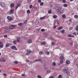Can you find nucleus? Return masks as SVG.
Segmentation results:
<instances>
[{
	"mask_svg": "<svg viewBox=\"0 0 78 78\" xmlns=\"http://www.w3.org/2000/svg\"><path fill=\"white\" fill-rule=\"evenodd\" d=\"M66 73L68 75L70 76V75H71V74L70 73V72L69 71H68L66 72Z\"/></svg>",
	"mask_w": 78,
	"mask_h": 78,
	"instance_id": "9",
	"label": "nucleus"
},
{
	"mask_svg": "<svg viewBox=\"0 0 78 78\" xmlns=\"http://www.w3.org/2000/svg\"><path fill=\"white\" fill-rule=\"evenodd\" d=\"M51 44L52 45H55V42H51Z\"/></svg>",
	"mask_w": 78,
	"mask_h": 78,
	"instance_id": "45",
	"label": "nucleus"
},
{
	"mask_svg": "<svg viewBox=\"0 0 78 78\" xmlns=\"http://www.w3.org/2000/svg\"><path fill=\"white\" fill-rule=\"evenodd\" d=\"M13 63L14 64H18V62L17 61H14Z\"/></svg>",
	"mask_w": 78,
	"mask_h": 78,
	"instance_id": "35",
	"label": "nucleus"
},
{
	"mask_svg": "<svg viewBox=\"0 0 78 78\" xmlns=\"http://www.w3.org/2000/svg\"><path fill=\"white\" fill-rule=\"evenodd\" d=\"M74 18L75 19H78V15H76L74 16Z\"/></svg>",
	"mask_w": 78,
	"mask_h": 78,
	"instance_id": "27",
	"label": "nucleus"
},
{
	"mask_svg": "<svg viewBox=\"0 0 78 78\" xmlns=\"http://www.w3.org/2000/svg\"><path fill=\"white\" fill-rule=\"evenodd\" d=\"M26 61V62H29V60L28 59H27Z\"/></svg>",
	"mask_w": 78,
	"mask_h": 78,
	"instance_id": "54",
	"label": "nucleus"
},
{
	"mask_svg": "<svg viewBox=\"0 0 78 78\" xmlns=\"http://www.w3.org/2000/svg\"><path fill=\"white\" fill-rule=\"evenodd\" d=\"M13 12H14V10L11 9L10 10L9 14H13Z\"/></svg>",
	"mask_w": 78,
	"mask_h": 78,
	"instance_id": "10",
	"label": "nucleus"
},
{
	"mask_svg": "<svg viewBox=\"0 0 78 78\" xmlns=\"http://www.w3.org/2000/svg\"><path fill=\"white\" fill-rule=\"evenodd\" d=\"M5 3L3 2H0V5L1 6V7L2 8H4L5 7Z\"/></svg>",
	"mask_w": 78,
	"mask_h": 78,
	"instance_id": "5",
	"label": "nucleus"
},
{
	"mask_svg": "<svg viewBox=\"0 0 78 78\" xmlns=\"http://www.w3.org/2000/svg\"><path fill=\"white\" fill-rule=\"evenodd\" d=\"M50 72V70H48L47 71V73H49Z\"/></svg>",
	"mask_w": 78,
	"mask_h": 78,
	"instance_id": "39",
	"label": "nucleus"
},
{
	"mask_svg": "<svg viewBox=\"0 0 78 78\" xmlns=\"http://www.w3.org/2000/svg\"><path fill=\"white\" fill-rule=\"evenodd\" d=\"M63 28V27H60L58 28V30H62Z\"/></svg>",
	"mask_w": 78,
	"mask_h": 78,
	"instance_id": "18",
	"label": "nucleus"
},
{
	"mask_svg": "<svg viewBox=\"0 0 78 78\" xmlns=\"http://www.w3.org/2000/svg\"><path fill=\"white\" fill-rule=\"evenodd\" d=\"M40 6H43L44 5V2H41L40 3Z\"/></svg>",
	"mask_w": 78,
	"mask_h": 78,
	"instance_id": "30",
	"label": "nucleus"
},
{
	"mask_svg": "<svg viewBox=\"0 0 78 78\" xmlns=\"http://www.w3.org/2000/svg\"><path fill=\"white\" fill-rule=\"evenodd\" d=\"M66 64H70V61H69L67 60L66 61Z\"/></svg>",
	"mask_w": 78,
	"mask_h": 78,
	"instance_id": "24",
	"label": "nucleus"
},
{
	"mask_svg": "<svg viewBox=\"0 0 78 78\" xmlns=\"http://www.w3.org/2000/svg\"><path fill=\"white\" fill-rule=\"evenodd\" d=\"M0 47L1 48H3V45L2 44V43L1 41H0Z\"/></svg>",
	"mask_w": 78,
	"mask_h": 78,
	"instance_id": "11",
	"label": "nucleus"
},
{
	"mask_svg": "<svg viewBox=\"0 0 78 78\" xmlns=\"http://www.w3.org/2000/svg\"><path fill=\"white\" fill-rule=\"evenodd\" d=\"M52 11H51V10H49L48 11V14H51Z\"/></svg>",
	"mask_w": 78,
	"mask_h": 78,
	"instance_id": "15",
	"label": "nucleus"
},
{
	"mask_svg": "<svg viewBox=\"0 0 78 78\" xmlns=\"http://www.w3.org/2000/svg\"><path fill=\"white\" fill-rule=\"evenodd\" d=\"M27 52H28V53H30V52H31V51L29 49H27Z\"/></svg>",
	"mask_w": 78,
	"mask_h": 78,
	"instance_id": "36",
	"label": "nucleus"
},
{
	"mask_svg": "<svg viewBox=\"0 0 78 78\" xmlns=\"http://www.w3.org/2000/svg\"><path fill=\"white\" fill-rule=\"evenodd\" d=\"M35 23L36 24V25H39V22L38 20H36L35 22Z\"/></svg>",
	"mask_w": 78,
	"mask_h": 78,
	"instance_id": "12",
	"label": "nucleus"
},
{
	"mask_svg": "<svg viewBox=\"0 0 78 78\" xmlns=\"http://www.w3.org/2000/svg\"><path fill=\"white\" fill-rule=\"evenodd\" d=\"M69 44L70 45H73V43L71 42L69 43Z\"/></svg>",
	"mask_w": 78,
	"mask_h": 78,
	"instance_id": "50",
	"label": "nucleus"
},
{
	"mask_svg": "<svg viewBox=\"0 0 78 78\" xmlns=\"http://www.w3.org/2000/svg\"><path fill=\"white\" fill-rule=\"evenodd\" d=\"M29 7L30 8H33V5H30V6Z\"/></svg>",
	"mask_w": 78,
	"mask_h": 78,
	"instance_id": "44",
	"label": "nucleus"
},
{
	"mask_svg": "<svg viewBox=\"0 0 78 78\" xmlns=\"http://www.w3.org/2000/svg\"><path fill=\"white\" fill-rule=\"evenodd\" d=\"M41 59H36L35 60V62H38V61H41Z\"/></svg>",
	"mask_w": 78,
	"mask_h": 78,
	"instance_id": "26",
	"label": "nucleus"
},
{
	"mask_svg": "<svg viewBox=\"0 0 78 78\" xmlns=\"http://www.w3.org/2000/svg\"><path fill=\"white\" fill-rule=\"evenodd\" d=\"M27 43L28 44H31V43H32V40L31 39H29L27 42Z\"/></svg>",
	"mask_w": 78,
	"mask_h": 78,
	"instance_id": "8",
	"label": "nucleus"
},
{
	"mask_svg": "<svg viewBox=\"0 0 78 78\" xmlns=\"http://www.w3.org/2000/svg\"><path fill=\"white\" fill-rule=\"evenodd\" d=\"M56 28V26H54V29H55V28Z\"/></svg>",
	"mask_w": 78,
	"mask_h": 78,
	"instance_id": "55",
	"label": "nucleus"
},
{
	"mask_svg": "<svg viewBox=\"0 0 78 78\" xmlns=\"http://www.w3.org/2000/svg\"><path fill=\"white\" fill-rule=\"evenodd\" d=\"M69 21L70 22H72V20H71V19L69 20Z\"/></svg>",
	"mask_w": 78,
	"mask_h": 78,
	"instance_id": "57",
	"label": "nucleus"
},
{
	"mask_svg": "<svg viewBox=\"0 0 78 78\" xmlns=\"http://www.w3.org/2000/svg\"><path fill=\"white\" fill-rule=\"evenodd\" d=\"M3 75L4 76H6V74L5 73H3Z\"/></svg>",
	"mask_w": 78,
	"mask_h": 78,
	"instance_id": "52",
	"label": "nucleus"
},
{
	"mask_svg": "<svg viewBox=\"0 0 78 78\" xmlns=\"http://www.w3.org/2000/svg\"><path fill=\"white\" fill-rule=\"evenodd\" d=\"M27 13L30 14V10H28L27 11Z\"/></svg>",
	"mask_w": 78,
	"mask_h": 78,
	"instance_id": "41",
	"label": "nucleus"
},
{
	"mask_svg": "<svg viewBox=\"0 0 78 78\" xmlns=\"http://www.w3.org/2000/svg\"><path fill=\"white\" fill-rule=\"evenodd\" d=\"M37 31H39V29H37Z\"/></svg>",
	"mask_w": 78,
	"mask_h": 78,
	"instance_id": "60",
	"label": "nucleus"
},
{
	"mask_svg": "<svg viewBox=\"0 0 78 78\" xmlns=\"http://www.w3.org/2000/svg\"><path fill=\"white\" fill-rule=\"evenodd\" d=\"M64 7H67V4H64Z\"/></svg>",
	"mask_w": 78,
	"mask_h": 78,
	"instance_id": "40",
	"label": "nucleus"
},
{
	"mask_svg": "<svg viewBox=\"0 0 78 78\" xmlns=\"http://www.w3.org/2000/svg\"><path fill=\"white\" fill-rule=\"evenodd\" d=\"M20 6V4H18L17 5V6H16V9H17V8H18V7H19V6Z\"/></svg>",
	"mask_w": 78,
	"mask_h": 78,
	"instance_id": "34",
	"label": "nucleus"
},
{
	"mask_svg": "<svg viewBox=\"0 0 78 78\" xmlns=\"http://www.w3.org/2000/svg\"><path fill=\"white\" fill-rule=\"evenodd\" d=\"M41 44L43 45H45L46 44V42H41Z\"/></svg>",
	"mask_w": 78,
	"mask_h": 78,
	"instance_id": "17",
	"label": "nucleus"
},
{
	"mask_svg": "<svg viewBox=\"0 0 78 78\" xmlns=\"http://www.w3.org/2000/svg\"><path fill=\"white\" fill-rule=\"evenodd\" d=\"M74 0H70L71 2H72V1H73Z\"/></svg>",
	"mask_w": 78,
	"mask_h": 78,
	"instance_id": "64",
	"label": "nucleus"
},
{
	"mask_svg": "<svg viewBox=\"0 0 78 78\" xmlns=\"http://www.w3.org/2000/svg\"><path fill=\"white\" fill-rule=\"evenodd\" d=\"M12 50H17V49H16V47L14 46H12Z\"/></svg>",
	"mask_w": 78,
	"mask_h": 78,
	"instance_id": "7",
	"label": "nucleus"
},
{
	"mask_svg": "<svg viewBox=\"0 0 78 78\" xmlns=\"http://www.w3.org/2000/svg\"><path fill=\"white\" fill-rule=\"evenodd\" d=\"M34 9H37V7H34Z\"/></svg>",
	"mask_w": 78,
	"mask_h": 78,
	"instance_id": "56",
	"label": "nucleus"
},
{
	"mask_svg": "<svg viewBox=\"0 0 78 78\" xmlns=\"http://www.w3.org/2000/svg\"><path fill=\"white\" fill-rule=\"evenodd\" d=\"M7 18L8 20H9V21H11V20H12V18H11V17L10 16H7Z\"/></svg>",
	"mask_w": 78,
	"mask_h": 78,
	"instance_id": "6",
	"label": "nucleus"
},
{
	"mask_svg": "<svg viewBox=\"0 0 78 78\" xmlns=\"http://www.w3.org/2000/svg\"><path fill=\"white\" fill-rule=\"evenodd\" d=\"M30 55V53L29 52H27V53H26V55Z\"/></svg>",
	"mask_w": 78,
	"mask_h": 78,
	"instance_id": "47",
	"label": "nucleus"
},
{
	"mask_svg": "<svg viewBox=\"0 0 78 78\" xmlns=\"http://www.w3.org/2000/svg\"><path fill=\"white\" fill-rule=\"evenodd\" d=\"M22 76H25V74H23L21 75Z\"/></svg>",
	"mask_w": 78,
	"mask_h": 78,
	"instance_id": "48",
	"label": "nucleus"
},
{
	"mask_svg": "<svg viewBox=\"0 0 78 78\" xmlns=\"http://www.w3.org/2000/svg\"><path fill=\"white\" fill-rule=\"evenodd\" d=\"M63 62H64V61H63V60H62L60 61V64H63Z\"/></svg>",
	"mask_w": 78,
	"mask_h": 78,
	"instance_id": "37",
	"label": "nucleus"
},
{
	"mask_svg": "<svg viewBox=\"0 0 78 78\" xmlns=\"http://www.w3.org/2000/svg\"><path fill=\"white\" fill-rule=\"evenodd\" d=\"M17 26L16 25H12L9 26L10 28H15V27H16Z\"/></svg>",
	"mask_w": 78,
	"mask_h": 78,
	"instance_id": "4",
	"label": "nucleus"
},
{
	"mask_svg": "<svg viewBox=\"0 0 78 78\" xmlns=\"http://www.w3.org/2000/svg\"><path fill=\"white\" fill-rule=\"evenodd\" d=\"M68 36L69 37H74V36L72 35H68Z\"/></svg>",
	"mask_w": 78,
	"mask_h": 78,
	"instance_id": "21",
	"label": "nucleus"
},
{
	"mask_svg": "<svg viewBox=\"0 0 78 78\" xmlns=\"http://www.w3.org/2000/svg\"><path fill=\"white\" fill-rule=\"evenodd\" d=\"M57 16L56 15H54L53 16V18L54 19H56L57 18Z\"/></svg>",
	"mask_w": 78,
	"mask_h": 78,
	"instance_id": "23",
	"label": "nucleus"
},
{
	"mask_svg": "<svg viewBox=\"0 0 78 78\" xmlns=\"http://www.w3.org/2000/svg\"><path fill=\"white\" fill-rule=\"evenodd\" d=\"M45 54L46 55H50V52L48 51H46L45 52Z\"/></svg>",
	"mask_w": 78,
	"mask_h": 78,
	"instance_id": "13",
	"label": "nucleus"
},
{
	"mask_svg": "<svg viewBox=\"0 0 78 78\" xmlns=\"http://www.w3.org/2000/svg\"><path fill=\"white\" fill-rule=\"evenodd\" d=\"M0 61L2 62H5L6 61V60L4 58H1L0 59Z\"/></svg>",
	"mask_w": 78,
	"mask_h": 78,
	"instance_id": "3",
	"label": "nucleus"
},
{
	"mask_svg": "<svg viewBox=\"0 0 78 78\" xmlns=\"http://www.w3.org/2000/svg\"><path fill=\"white\" fill-rule=\"evenodd\" d=\"M45 17H46V16H44L43 17H41L40 19L41 20H43L44 19H45Z\"/></svg>",
	"mask_w": 78,
	"mask_h": 78,
	"instance_id": "19",
	"label": "nucleus"
},
{
	"mask_svg": "<svg viewBox=\"0 0 78 78\" xmlns=\"http://www.w3.org/2000/svg\"><path fill=\"white\" fill-rule=\"evenodd\" d=\"M72 34H73V35L76 36V33L75 32L72 33Z\"/></svg>",
	"mask_w": 78,
	"mask_h": 78,
	"instance_id": "31",
	"label": "nucleus"
},
{
	"mask_svg": "<svg viewBox=\"0 0 78 78\" xmlns=\"http://www.w3.org/2000/svg\"><path fill=\"white\" fill-rule=\"evenodd\" d=\"M13 44H16L17 43V41H16L15 40L13 41Z\"/></svg>",
	"mask_w": 78,
	"mask_h": 78,
	"instance_id": "32",
	"label": "nucleus"
},
{
	"mask_svg": "<svg viewBox=\"0 0 78 78\" xmlns=\"http://www.w3.org/2000/svg\"><path fill=\"white\" fill-rule=\"evenodd\" d=\"M56 63L55 62H53L52 63V66H55L56 65Z\"/></svg>",
	"mask_w": 78,
	"mask_h": 78,
	"instance_id": "28",
	"label": "nucleus"
},
{
	"mask_svg": "<svg viewBox=\"0 0 78 78\" xmlns=\"http://www.w3.org/2000/svg\"><path fill=\"white\" fill-rule=\"evenodd\" d=\"M14 6V5L13 3H11L10 4V7L11 8H13V7Z\"/></svg>",
	"mask_w": 78,
	"mask_h": 78,
	"instance_id": "16",
	"label": "nucleus"
},
{
	"mask_svg": "<svg viewBox=\"0 0 78 78\" xmlns=\"http://www.w3.org/2000/svg\"><path fill=\"white\" fill-rule=\"evenodd\" d=\"M61 33L62 34H64V33H65V30H64V29L62 30L61 31Z\"/></svg>",
	"mask_w": 78,
	"mask_h": 78,
	"instance_id": "14",
	"label": "nucleus"
},
{
	"mask_svg": "<svg viewBox=\"0 0 78 78\" xmlns=\"http://www.w3.org/2000/svg\"><path fill=\"white\" fill-rule=\"evenodd\" d=\"M55 8L56 10V11L58 12V14H59L62 13L64 10V8H62L59 5H56Z\"/></svg>",
	"mask_w": 78,
	"mask_h": 78,
	"instance_id": "1",
	"label": "nucleus"
},
{
	"mask_svg": "<svg viewBox=\"0 0 78 78\" xmlns=\"http://www.w3.org/2000/svg\"><path fill=\"white\" fill-rule=\"evenodd\" d=\"M6 47H9V45L6 44Z\"/></svg>",
	"mask_w": 78,
	"mask_h": 78,
	"instance_id": "53",
	"label": "nucleus"
},
{
	"mask_svg": "<svg viewBox=\"0 0 78 78\" xmlns=\"http://www.w3.org/2000/svg\"><path fill=\"white\" fill-rule=\"evenodd\" d=\"M62 2L63 3H66V0H62Z\"/></svg>",
	"mask_w": 78,
	"mask_h": 78,
	"instance_id": "49",
	"label": "nucleus"
},
{
	"mask_svg": "<svg viewBox=\"0 0 78 78\" xmlns=\"http://www.w3.org/2000/svg\"><path fill=\"white\" fill-rule=\"evenodd\" d=\"M69 70V67H66L64 68V69L62 70V71L63 72H67Z\"/></svg>",
	"mask_w": 78,
	"mask_h": 78,
	"instance_id": "2",
	"label": "nucleus"
},
{
	"mask_svg": "<svg viewBox=\"0 0 78 78\" xmlns=\"http://www.w3.org/2000/svg\"><path fill=\"white\" fill-rule=\"evenodd\" d=\"M4 37H5V38L7 37V35H5L4 36Z\"/></svg>",
	"mask_w": 78,
	"mask_h": 78,
	"instance_id": "51",
	"label": "nucleus"
},
{
	"mask_svg": "<svg viewBox=\"0 0 78 78\" xmlns=\"http://www.w3.org/2000/svg\"><path fill=\"white\" fill-rule=\"evenodd\" d=\"M66 15L63 14L62 15V18H63V19H65V18H66Z\"/></svg>",
	"mask_w": 78,
	"mask_h": 78,
	"instance_id": "22",
	"label": "nucleus"
},
{
	"mask_svg": "<svg viewBox=\"0 0 78 78\" xmlns=\"http://www.w3.org/2000/svg\"><path fill=\"white\" fill-rule=\"evenodd\" d=\"M8 31V29H6L5 30V31Z\"/></svg>",
	"mask_w": 78,
	"mask_h": 78,
	"instance_id": "58",
	"label": "nucleus"
},
{
	"mask_svg": "<svg viewBox=\"0 0 78 78\" xmlns=\"http://www.w3.org/2000/svg\"><path fill=\"white\" fill-rule=\"evenodd\" d=\"M69 30H72V28L70 27L69 29Z\"/></svg>",
	"mask_w": 78,
	"mask_h": 78,
	"instance_id": "59",
	"label": "nucleus"
},
{
	"mask_svg": "<svg viewBox=\"0 0 78 78\" xmlns=\"http://www.w3.org/2000/svg\"><path fill=\"white\" fill-rule=\"evenodd\" d=\"M22 25V23H20V26H21V25Z\"/></svg>",
	"mask_w": 78,
	"mask_h": 78,
	"instance_id": "61",
	"label": "nucleus"
},
{
	"mask_svg": "<svg viewBox=\"0 0 78 78\" xmlns=\"http://www.w3.org/2000/svg\"><path fill=\"white\" fill-rule=\"evenodd\" d=\"M57 24H58V25H59V21L57 22Z\"/></svg>",
	"mask_w": 78,
	"mask_h": 78,
	"instance_id": "62",
	"label": "nucleus"
},
{
	"mask_svg": "<svg viewBox=\"0 0 78 78\" xmlns=\"http://www.w3.org/2000/svg\"><path fill=\"white\" fill-rule=\"evenodd\" d=\"M60 58L61 60H63V59H64V56L62 55L60 57Z\"/></svg>",
	"mask_w": 78,
	"mask_h": 78,
	"instance_id": "20",
	"label": "nucleus"
},
{
	"mask_svg": "<svg viewBox=\"0 0 78 78\" xmlns=\"http://www.w3.org/2000/svg\"><path fill=\"white\" fill-rule=\"evenodd\" d=\"M17 42H20V38H18L17 39Z\"/></svg>",
	"mask_w": 78,
	"mask_h": 78,
	"instance_id": "33",
	"label": "nucleus"
},
{
	"mask_svg": "<svg viewBox=\"0 0 78 78\" xmlns=\"http://www.w3.org/2000/svg\"><path fill=\"white\" fill-rule=\"evenodd\" d=\"M41 31L42 32H44V31H45V29H42L41 30Z\"/></svg>",
	"mask_w": 78,
	"mask_h": 78,
	"instance_id": "43",
	"label": "nucleus"
},
{
	"mask_svg": "<svg viewBox=\"0 0 78 78\" xmlns=\"http://www.w3.org/2000/svg\"><path fill=\"white\" fill-rule=\"evenodd\" d=\"M75 30L77 31H78V25L76 26V27L75 28Z\"/></svg>",
	"mask_w": 78,
	"mask_h": 78,
	"instance_id": "25",
	"label": "nucleus"
},
{
	"mask_svg": "<svg viewBox=\"0 0 78 78\" xmlns=\"http://www.w3.org/2000/svg\"><path fill=\"white\" fill-rule=\"evenodd\" d=\"M27 21H28V20H25L24 22V24H27Z\"/></svg>",
	"mask_w": 78,
	"mask_h": 78,
	"instance_id": "38",
	"label": "nucleus"
},
{
	"mask_svg": "<svg viewBox=\"0 0 78 78\" xmlns=\"http://www.w3.org/2000/svg\"><path fill=\"white\" fill-rule=\"evenodd\" d=\"M59 78H62V76L61 75H59L58 76Z\"/></svg>",
	"mask_w": 78,
	"mask_h": 78,
	"instance_id": "42",
	"label": "nucleus"
},
{
	"mask_svg": "<svg viewBox=\"0 0 78 78\" xmlns=\"http://www.w3.org/2000/svg\"><path fill=\"white\" fill-rule=\"evenodd\" d=\"M41 2H42V0H38V3H41Z\"/></svg>",
	"mask_w": 78,
	"mask_h": 78,
	"instance_id": "46",
	"label": "nucleus"
},
{
	"mask_svg": "<svg viewBox=\"0 0 78 78\" xmlns=\"http://www.w3.org/2000/svg\"><path fill=\"white\" fill-rule=\"evenodd\" d=\"M76 66L77 67H78V64H76Z\"/></svg>",
	"mask_w": 78,
	"mask_h": 78,
	"instance_id": "63",
	"label": "nucleus"
},
{
	"mask_svg": "<svg viewBox=\"0 0 78 78\" xmlns=\"http://www.w3.org/2000/svg\"><path fill=\"white\" fill-rule=\"evenodd\" d=\"M40 55H43L44 53H43V51H41L40 52Z\"/></svg>",
	"mask_w": 78,
	"mask_h": 78,
	"instance_id": "29",
	"label": "nucleus"
}]
</instances>
